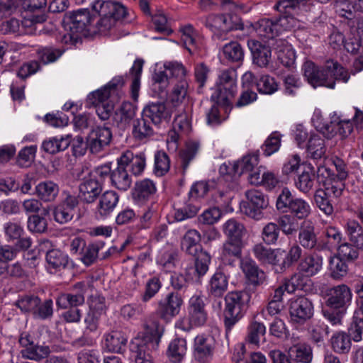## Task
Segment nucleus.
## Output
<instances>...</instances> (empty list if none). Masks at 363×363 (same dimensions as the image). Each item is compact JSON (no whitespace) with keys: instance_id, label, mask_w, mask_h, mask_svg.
I'll use <instances>...</instances> for the list:
<instances>
[{"instance_id":"obj_1","label":"nucleus","mask_w":363,"mask_h":363,"mask_svg":"<svg viewBox=\"0 0 363 363\" xmlns=\"http://www.w3.org/2000/svg\"><path fill=\"white\" fill-rule=\"evenodd\" d=\"M303 75L313 87L323 86L334 89L335 81L347 82L350 79L348 72L333 60L327 61L323 67L319 68L311 61H306L302 67Z\"/></svg>"},{"instance_id":"obj_2","label":"nucleus","mask_w":363,"mask_h":363,"mask_svg":"<svg viewBox=\"0 0 363 363\" xmlns=\"http://www.w3.org/2000/svg\"><path fill=\"white\" fill-rule=\"evenodd\" d=\"M159 324L152 318L143 320L140 335H138V363H153L149 352L155 350L158 345L160 334Z\"/></svg>"},{"instance_id":"obj_3","label":"nucleus","mask_w":363,"mask_h":363,"mask_svg":"<svg viewBox=\"0 0 363 363\" xmlns=\"http://www.w3.org/2000/svg\"><path fill=\"white\" fill-rule=\"evenodd\" d=\"M208 319L206 305L201 294H195L189 301L188 316L180 318L176 327L184 331H189L194 327L203 325Z\"/></svg>"},{"instance_id":"obj_4","label":"nucleus","mask_w":363,"mask_h":363,"mask_svg":"<svg viewBox=\"0 0 363 363\" xmlns=\"http://www.w3.org/2000/svg\"><path fill=\"white\" fill-rule=\"evenodd\" d=\"M94 9L101 16L97 23L99 31L101 33H106L111 30L116 26L117 21L126 16L125 8L122 4L114 1H98Z\"/></svg>"},{"instance_id":"obj_5","label":"nucleus","mask_w":363,"mask_h":363,"mask_svg":"<svg viewBox=\"0 0 363 363\" xmlns=\"http://www.w3.org/2000/svg\"><path fill=\"white\" fill-rule=\"evenodd\" d=\"M248 299L247 294L243 291H232L227 294L224 311V322L227 331H230L243 316L245 303Z\"/></svg>"},{"instance_id":"obj_6","label":"nucleus","mask_w":363,"mask_h":363,"mask_svg":"<svg viewBox=\"0 0 363 363\" xmlns=\"http://www.w3.org/2000/svg\"><path fill=\"white\" fill-rule=\"evenodd\" d=\"M143 116V125L138 124L139 130H138V139H143L144 138L150 137L152 135L153 131L152 128L145 121V118H150L152 123L159 124L163 121H168L171 114L169 110L166 108L164 104L152 103L145 106L142 113Z\"/></svg>"},{"instance_id":"obj_7","label":"nucleus","mask_w":363,"mask_h":363,"mask_svg":"<svg viewBox=\"0 0 363 363\" xmlns=\"http://www.w3.org/2000/svg\"><path fill=\"white\" fill-rule=\"evenodd\" d=\"M91 16L87 9H80L65 15L64 18L65 28L69 31L72 40H77L81 35H86L89 31Z\"/></svg>"},{"instance_id":"obj_8","label":"nucleus","mask_w":363,"mask_h":363,"mask_svg":"<svg viewBox=\"0 0 363 363\" xmlns=\"http://www.w3.org/2000/svg\"><path fill=\"white\" fill-rule=\"evenodd\" d=\"M18 343L22 347L21 355L25 359L39 362L48 359L52 352L48 345L35 343L34 337L28 332H22L20 334Z\"/></svg>"},{"instance_id":"obj_9","label":"nucleus","mask_w":363,"mask_h":363,"mask_svg":"<svg viewBox=\"0 0 363 363\" xmlns=\"http://www.w3.org/2000/svg\"><path fill=\"white\" fill-rule=\"evenodd\" d=\"M325 296L328 307L335 310L346 311L352 302V293L347 285L341 284L328 288Z\"/></svg>"},{"instance_id":"obj_10","label":"nucleus","mask_w":363,"mask_h":363,"mask_svg":"<svg viewBox=\"0 0 363 363\" xmlns=\"http://www.w3.org/2000/svg\"><path fill=\"white\" fill-rule=\"evenodd\" d=\"M247 203L242 206L243 212L255 220H260L264 217L263 210L269 204L264 194L257 189H250L245 192Z\"/></svg>"},{"instance_id":"obj_11","label":"nucleus","mask_w":363,"mask_h":363,"mask_svg":"<svg viewBox=\"0 0 363 363\" xmlns=\"http://www.w3.org/2000/svg\"><path fill=\"white\" fill-rule=\"evenodd\" d=\"M86 291V284L83 282H78L72 286L69 292L59 295L56 300V304L58 308L62 309L78 308L84 303Z\"/></svg>"},{"instance_id":"obj_12","label":"nucleus","mask_w":363,"mask_h":363,"mask_svg":"<svg viewBox=\"0 0 363 363\" xmlns=\"http://www.w3.org/2000/svg\"><path fill=\"white\" fill-rule=\"evenodd\" d=\"M237 72L229 68L222 70L216 82L218 97L222 100H229L234 97L237 91Z\"/></svg>"},{"instance_id":"obj_13","label":"nucleus","mask_w":363,"mask_h":363,"mask_svg":"<svg viewBox=\"0 0 363 363\" xmlns=\"http://www.w3.org/2000/svg\"><path fill=\"white\" fill-rule=\"evenodd\" d=\"M216 340L211 335H199L194 339V355L200 363H208L213 357Z\"/></svg>"},{"instance_id":"obj_14","label":"nucleus","mask_w":363,"mask_h":363,"mask_svg":"<svg viewBox=\"0 0 363 363\" xmlns=\"http://www.w3.org/2000/svg\"><path fill=\"white\" fill-rule=\"evenodd\" d=\"M289 313L291 320L297 323H304L313 315V305L305 296H299L290 303Z\"/></svg>"},{"instance_id":"obj_15","label":"nucleus","mask_w":363,"mask_h":363,"mask_svg":"<svg viewBox=\"0 0 363 363\" xmlns=\"http://www.w3.org/2000/svg\"><path fill=\"white\" fill-rule=\"evenodd\" d=\"M110 94L106 90H96L91 93L88 99L90 103L96 108V112L102 121H106L109 118L113 108V104L108 99Z\"/></svg>"},{"instance_id":"obj_16","label":"nucleus","mask_w":363,"mask_h":363,"mask_svg":"<svg viewBox=\"0 0 363 363\" xmlns=\"http://www.w3.org/2000/svg\"><path fill=\"white\" fill-rule=\"evenodd\" d=\"M182 305L183 299L181 295L171 292L159 302L158 312L163 318H172L179 313Z\"/></svg>"},{"instance_id":"obj_17","label":"nucleus","mask_w":363,"mask_h":363,"mask_svg":"<svg viewBox=\"0 0 363 363\" xmlns=\"http://www.w3.org/2000/svg\"><path fill=\"white\" fill-rule=\"evenodd\" d=\"M255 257L262 264H268L279 269V263L284 255V250L281 248L272 249L257 244L252 248Z\"/></svg>"},{"instance_id":"obj_18","label":"nucleus","mask_w":363,"mask_h":363,"mask_svg":"<svg viewBox=\"0 0 363 363\" xmlns=\"http://www.w3.org/2000/svg\"><path fill=\"white\" fill-rule=\"evenodd\" d=\"M87 138L91 152L98 153L110 143L112 134L108 127H97L91 131Z\"/></svg>"},{"instance_id":"obj_19","label":"nucleus","mask_w":363,"mask_h":363,"mask_svg":"<svg viewBox=\"0 0 363 363\" xmlns=\"http://www.w3.org/2000/svg\"><path fill=\"white\" fill-rule=\"evenodd\" d=\"M102 191V184L95 177L89 176L84 179L79 185V195L82 201L87 203H93Z\"/></svg>"},{"instance_id":"obj_20","label":"nucleus","mask_w":363,"mask_h":363,"mask_svg":"<svg viewBox=\"0 0 363 363\" xmlns=\"http://www.w3.org/2000/svg\"><path fill=\"white\" fill-rule=\"evenodd\" d=\"M247 45L252 52L253 62L261 67H267L272 57L270 48L252 39L248 40Z\"/></svg>"},{"instance_id":"obj_21","label":"nucleus","mask_w":363,"mask_h":363,"mask_svg":"<svg viewBox=\"0 0 363 363\" xmlns=\"http://www.w3.org/2000/svg\"><path fill=\"white\" fill-rule=\"evenodd\" d=\"M211 262L210 255L205 252L201 251L193 264L186 265L184 271L189 278H194V280H199L208 270V266Z\"/></svg>"},{"instance_id":"obj_22","label":"nucleus","mask_w":363,"mask_h":363,"mask_svg":"<svg viewBox=\"0 0 363 363\" xmlns=\"http://www.w3.org/2000/svg\"><path fill=\"white\" fill-rule=\"evenodd\" d=\"M241 269L248 282L254 286L260 285L266 279V274L255 261L246 259L241 261Z\"/></svg>"},{"instance_id":"obj_23","label":"nucleus","mask_w":363,"mask_h":363,"mask_svg":"<svg viewBox=\"0 0 363 363\" xmlns=\"http://www.w3.org/2000/svg\"><path fill=\"white\" fill-rule=\"evenodd\" d=\"M323 258L316 254L305 255L299 262L297 270L302 272L306 277H313L317 274L322 269Z\"/></svg>"},{"instance_id":"obj_24","label":"nucleus","mask_w":363,"mask_h":363,"mask_svg":"<svg viewBox=\"0 0 363 363\" xmlns=\"http://www.w3.org/2000/svg\"><path fill=\"white\" fill-rule=\"evenodd\" d=\"M119 201L118 194L113 191H105L99 199L96 213L101 218L108 216Z\"/></svg>"},{"instance_id":"obj_25","label":"nucleus","mask_w":363,"mask_h":363,"mask_svg":"<svg viewBox=\"0 0 363 363\" xmlns=\"http://www.w3.org/2000/svg\"><path fill=\"white\" fill-rule=\"evenodd\" d=\"M325 134L332 138L337 133L342 139L347 138L353 130V125L350 120H332L330 125L325 126Z\"/></svg>"},{"instance_id":"obj_26","label":"nucleus","mask_w":363,"mask_h":363,"mask_svg":"<svg viewBox=\"0 0 363 363\" xmlns=\"http://www.w3.org/2000/svg\"><path fill=\"white\" fill-rule=\"evenodd\" d=\"M127 338L121 331H111L104 335V345L108 352H123L126 347Z\"/></svg>"},{"instance_id":"obj_27","label":"nucleus","mask_w":363,"mask_h":363,"mask_svg":"<svg viewBox=\"0 0 363 363\" xmlns=\"http://www.w3.org/2000/svg\"><path fill=\"white\" fill-rule=\"evenodd\" d=\"M321 170H324L328 177L324 184V189H323L327 193L328 196L332 197L334 200L337 199L341 196L345 189L344 181L332 177V176L334 177V174H332L331 171L327 168L318 169V172Z\"/></svg>"},{"instance_id":"obj_28","label":"nucleus","mask_w":363,"mask_h":363,"mask_svg":"<svg viewBox=\"0 0 363 363\" xmlns=\"http://www.w3.org/2000/svg\"><path fill=\"white\" fill-rule=\"evenodd\" d=\"M104 250L105 244L102 241L89 243L83 250L84 252L81 259L85 265L89 266L96 260L100 255V253H101L102 255L101 259H104L106 257L104 254L107 252V250L106 249L104 252Z\"/></svg>"},{"instance_id":"obj_29","label":"nucleus","mask_w":363,"mask_h":363,"mask_svg":"<svg viewBox=\"0 0 363 363\" xmlns=\"http://www.w3.org/2000/svg\"><path fill=\"white\" fill-rule=\"evenodd\" d=\"M59 191L58 184L50 180L41 182L35 186L37 196L44 202L54 201Z\"/></svg>"},{"instance_id":"obj_30","label":"nucleus","mask_w":363,"mask_h":363,"mask_svg":"<svg viewBox=\"0 0 363 363\" xmlns=\"http://www.w3.org/2000/svg\"><path fill=\"white\" fill-rule=\"evenodd\" d=\"M254 28L258 35L268 39V41L276 38L281 33L277 21L274 22L269 19L259 21L255 24Z\"/></svg>"},{"instance_id":"obj_31","label":"nucleus","mask_w":363,"mask_h":363,"mask_svg":"<svg viewBox=\"0 0 363 363\" xmlns=\"http://www.w3.org/2000/svg\"><path fill=\"white\" fill-rule=\"evenodd\" d=\"M242 240H228L223 246L221 258L225 263L231 265L241 257Z\"/></svg>"},{"instance_id":"obj_32","label":"nucleus","mask_w":363,"mask_h":363,"mask_svg":"<svg viewBox=\"0 0 363 363\" xmlns=\"http://www.w3.org/2000/svg\"><path fill=\"white\" fill-rule=\"evenodd\" d=\"M288 352L290 359L297 363H310L313 359L312 349L305 343L292 345Z\"/></svg>"},{"instance_id":"obj_33","label":"nucleus","mask_w":363,"mask_h":363,"mask_svg":"<svg viewBox=\"0 0 363 363\" xmlns=\"http://www.w3.org/2000/svg\"><path fill=\"white\" fill-rule=\"evenodd\" d=\"M335 9L340 16L351 21L353 11L363 12V0H337Z\"/></svg>"},{"instance_id":"obj_34","label":"nucleus","mask_w":363,"mask_h":363,"mask_svg":"<svg viewBox=\"0 0 363 363\" xmlns=\"http://www.w3.org/2000/svg\"><path fill=\"white\" fill-rule=\"evenodd\" d=\"M228 279L222 272H216L211 278L208 284V291L215 297H221L227 291Z\"/></svg>"},{"instance_id":"obj_35","label":"nucleus","mask_w":363,"mask_h":363,"mask_svg":"<svg viewBox=\"0 0 363 363\" xmlns=\"http://www.w3.org/2000/svg\"><path fill=\"white\" fill-rule=\"evenodd\" d=\"M46 263L50 269L60 270L65 269L69 262L67 255L58 249H52L46 253Z\"/></svg>"},{"instance_id":"obj_36","label":"nucleus","mask_w":363,"mask_h":363,"mask_svg":"<svg viewBox=\"0 0 363 363\" xmlns=\"http://www.w3.org/2000/svg\"><path fill=\"white\" fill-rule=\"evenodd\" d=\"M129 169L118 166L110 175L112 184L119 190L126 191L132 183L131 176L128 174Z\"/></svg>"},{"instance_id":"obj_37","label":"nucleus","mask_w":363,"mask_h":363,"mask_svg":"<svg viewBox=\"0 0 363 363\" xmlns=\"http://www.w3.org/2000/svg\"><path fill=\"white\" fill-rule=\"evenodd\" d=\"M182 40L190 54H193L199 48V36L191 25L181 28Z\"/></svg>"},{"instance_id":"obj_38","label":"nucleus","mask_w":363,"mask_h":363,"mask_svg":"<svg viewBox=\"0 0 363 363\" xmlns=\"http://www.w3.org/2000/svg\"><path fill=\"white\" fill-rule=\"evenodd\" d=\"M135 115V108L130 102H123L118 112L115 114L114 119L121 128L128 126Z\"/></svg>"},{"instance_id":"obj_39","label":"nucleus","mask_w":363,"mask_h":363,"mask_svg":"<svg viewBox=\"0 0 363 363\" xmlns=\"http://www.w3.org/2000/svg\"><path fill=\"white\" fill-rule=\"evenodd\" d=\"M201 235L196 230H189L182 241V249L191 255H196L199 248Z\"/></svg>"},{"instance_id":"obj_40","label":"nucleus","mask_w":363,"mask_h":363,"mask_svg":"<svg viewBox=\"0 0 363 363\" xmlns=\"http://www.w3.org/2000/svg\"><path fill=\"white\" fill-rule=\"evenodd\" d=\"M70 145V140L67 138L62 136L50 138L43 141L42 144L43 150L49 154H56L59 152L64 151Z\"/></svg>"},{"instance_id":"obj_41","label":"nucleus","mask_w":363,"mask_h":363,"mask_svg":"<svg viewBox=\"0 0 363 363\" xmlns=\"http://www.w3.org/2000/svg\"><path fill=\"white\" fill-rule=\"evenodd\" d=\"M298 240L304 248L312 249L315 247L317 240L314 227L308 221L303 222L299 232Z\"/></svg>"},{"instance_id":"obj_42","label":"nucleus","mask_w":363,"mask_h":363,"mask_svg":"<svg viewBox=\"0 0 363 363\" xmlns=\"http://www.w3.org/2000/svg\"><path fill=\"white\" fill-rule=\"evenodd\" d=\"M301 254L302 250L298 245H292L287 252L284 250V255L279 263V269L275 268V270L277 272H284L301 258Z\"/></svg>"},{"instance_id":"obj_43","label":"nucleus","mask_w":363,"mask_h":363,"mask_svg":"<svg viewBox=\"0 0 363 363\" xmlns=\"http://www.w3.org/2000/svg\"><path fill=\"white\" fill-rule=\"evenodd\" d=\"M313 197L315 205L323 213L327 216H331L333 213L334 199L328 196L322 188L318 189L315 191Z\"/></svg>"},{"instance_id":"obj_44","label":"nucleus","mask_w":363,"mask_h":363,"mask_svg":"<svg viewBox=\"0 0 363 363\" xmlns=\"http://www.w3.org/2000/svg\"><path fill=\"white\" fill-rule=\"evenodd\" d=\"M307 150L311 157L315 160L325 155V145L324 140L319 134H311L308 142Z\"/></svg>"},{"instance_id":"obj_45","label":"nucleus","mask_w":363,"mask_h":363,"mask_svg":"<svg viewBox=\"0 0 363 363\" xmlns=\"http://www.w3.org/2000/svg\"><path fill=\"white\" fill-rule=\"evenodd\" d=\"M330 343L333 350L337 353L346 354L351 348L350 337L345 332H337L333 335Z\"/></svg>"},{"instance_id":"obj_46","label":"nucleus","mask_w":363,"mask_h":363,"mask_svg":"<svg viewBox=\"0 0 363 363\" xmlns=\"http://www.w3.org/2000/svg\"><path fill=\"white\" fill-rule=\"evenodd\" d=\"M186 342L184 339L173 340L168 347L167 354L173 362H180L186 352Z\"/></svg>"},{"instance_id":"obj_47","label":"nucleus","mask_w":363,"mask_h":363,"mask_svg":"<svg viewBox=\"0 0 363 363\" xmlns=\"http://www.w3.org/2000/svg\"><path fill=\"white\" fill-rule=\"evenodd\" d=\"M225 235L228 240H242V238L245 233L244 225L235 219L227 220L223 227Z\"/></svg>"},{"instance_id":"obj_48","label":"nucleus","mask_w":363,"mask_h":363,"mask_svg":"<svg viewBox=\"0 0 363 363\" xmlns=\"http://www.w3.org/2000/svg\"><path fill=\"white\" fill-rule=\"evenodd\" d=\"M292 216L298 219L306 218L311 212L310 204L303 199L296 198L288 210Z\"/></svg>"},{"instance_id":"obj_49","label":"nucleus","mask_w":363,"mask_h":363,"mask_svg":"<svg viewBox=\"0 0 363 363\" xmlns=\"http://www.w3.org/2000/svg\"><path fill=\"white\" fill-rule=\"evenodd\" d=\"M329 271L330 276L333 279H340L347 274L348 267L343 261V259L338 256H335L330 259Z\"/></svg>"},{"instance_id":"obj_50","label":"nucleus","mask_w":363,"mask_h":363,"mask_svg":"<svg viewBox=\"0 0 363 363\" xmlns=\"http://www.w3.org/2000/svg\"><path fill=\"white\" fill-rule=\"evenodd\" d=\"M309 277H306L302 272L298 271L290 279L284 283V289L288 293H293L296 290H304L307 282L310 280Z\"/></svg>"},{"instance_id":"obj_51","label":"nucleus","mask_w":363,"mask_h":363,"mask_svg":"<svg viewBox=\"0 0 363 363\" xmlns=\"http://www.w3.org/2000/svg\"><path fill=\"white\" fill-rule=\"evenodd\" d=\"M40 303V299L37 296L26 295L20 297L14 303L23 313H34V311Z\"/></svg>"},{"instance_id":"obj_52","label":"nucleus","mask_w":363,"mask_h":363,"mask_svg":"<svg viewBox=\"0 0 363 363\" xmlns=\"http://www.w3.org/2000/svg\"><path fill=\"white\" fill-rule=\"evenodd\" d=\"M315 175L310 172H303L295 180V186L303 194H308L313 188Z\"/></svg>"},{"instance_id":"obj_53","label":"nucleus","mask_w":363,"mask_h":363,"mask_svg":"<svg viewBox=\"0 0 363 363\" xmlns=\"http://www.w3.org/2000/svg\"><path fill=\"white\" fill-rule=\"evenodd\" d=\"M152 21L157 32L164 33L167 35L172 33L173 31L171 28L170 22L162 11L159 10L152 15Z\"/></svg>"},{"instance_id":"obj_54","label":"nucleus","mask_w":363,"mask_h":363,"mask_svg":"<svg viewBox=\"0 0 363 363\" xmlns=\"http://www.w3.org/2000/svg\"><path fill=\"white\" fill-rule=\"evenodd\" d=\"M258 164V155L256 154L247 155L234 165V171L239 174L252 172Z\"/></svg>"},{"instance_id":"obj_55","label":"nucleus","mask_w":363,"mask_h":363,"mask_svg":"<svg viewBox=\"0 0 363 363\" xmlns=\"http://www.w3.org/2000/svg\"><path fill=\"white\" fill-rule=\"evenodd\" d=\"M256 86L259 93L272 94L278 90V84L274 78L269 75H263L256 82Z\"/></svg>"},{"instance_id":"obj_56","label":"nucleus","mask_w":363,"mask_h":363,"mask_svg":"<svg viewBox=\"0 0 363 363\" xmlns=\"http://www.w3.org/2000/svg\"><path fill=\"white\" fill-rule=\"evenodd\" d=\"M266 333L265 325L257 321H252L247 331V341L256 345H258L260 341V337Z\"/></svg>"},{"instance_id":"obj_57","label":"nucleus","mask_w":363,"mask_h":363,"mask_svg":"<svg viewBox=\"0 0 363 363\" xmlns=\"http://www.w3.org/2000/svg\"><path fill=\"white\" fill-rule=\"evenodd\" d=\"M295 199L289 188H283L276 201L277 209L282 212H288Z\"/></svg>"},{"instance_id":"obj_58","label":"nucleus","mask_w":363,"mask_h":363,"mask_svg":"<svg viewBox=\"0 0 363 363\" xmlns=\"http://www.w3.org/2000/svg\"><path fill=\"white\" fill-rule=\"evenodd\" d=\"M199 148V145L196 142L188 143L180 152L182 160V166L184 171H186L189 167L190 162L195 157Z\"/></svg>"},{"instance_id":"obj_59","label":"nucleus","mask_w":363,"mask_h":363,"mask_svg":"<svg viewBox=\"0 0 363 363\" xmlns=\"http://www.w3.org/2000/svg\"><path fill=\"white\" fill-rule=\"evenodd\" d=\"M189 84L186 79H180L174 86L172 94L171 101L173 103H182L188 96Z\"/></svg>"},{"instance_id":"obj_60","label":"nucleus","mask_w":363,"mask_h":363,"mask_svg":"<svg viewBox=\"0 0 363 363\" xmlns=\"http://www.w3.org/2000/svg\"><path fill=\"white\" fill-rule=\"evenodd\" d=\"M359 250L352 242H343L338 245V257L348 261H353L359 257Z\"/></svg>"},{"instance_id":"obj_61","label":"nucleus","mask_w":363,"mask_h":363,"mask_svg":"<svg viewBox=\"0 0 363 363\" xmlns=\"http://www.w3.org/2000/svg\"><path fill=\"white\" fill-rule=\"evenodd\" d=\"M277 225L286 235H291L297 230L298 223L291 215L284 214L277 220Z\"/></svg>"},{"instance_id":"obj_62","label":"nucleus","mask_w":363,"mask_h":363,"mask_svg":"<svg viewBox=\"0 0 363 363\" xmlns=\"http://www.w3.org/2000/svg\"><path fill=\"white\" fill-rule=\"evenodd\" d=\"M225 57L233 62H239L244 57V52L240 45L237 42H231L223 47Z\"/></svg>"},{"instance_id":"obj_63","label":"nucleus","mask_w":363,"mask_h":363,"mask_svg":"<svg viewBox=\"0 0 363 363\" xmlns=\"http://www.w3.org/2000/svg\"><path fill=\"white\" fill-rule=\"evenodd\" d=\"M170 166L168 155L163 151H157L155 155V172L159 176L166 174Z\"/></svg>"},{"instance_id":"obj_64","label":"nucleus","mask_w":363,"mask_h":363,"mask_svg":"<svg viewBox=\"0 0 363 363\" xmlns=\"http://www.w3.org/2000/svg\"><path fill=\"white\" fill-rule=\"evenodd\" d=\"M345 232L350 240L355 245L363 233V228L358 221L349 219L345 226Z\"/></svg>"}]
</instances>
